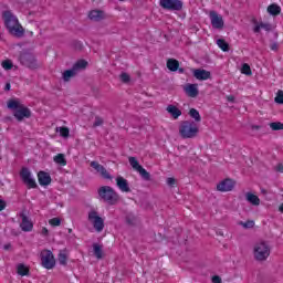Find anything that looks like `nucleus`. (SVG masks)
<instances>
[{
  "mask_svg": "<svg viewBox=\"0 0 283 283\" xmlns=\"http://www.w3.org/2000/svg\"><path fill=\"white\" fill-rule=\"evenodd\" d=\"M2 19L4 22V25L12 36H15L17 39H21L25 35V29L19 23V19L12 11L7 10L2 13Z\"/></svg>",
  "mask_w": 283,
  "mask_h": 283,
  "instance_id": "obj_1",
  "label": "nucleus"
},
{
  "mask_svg": "<svg viewBox=\"0 0 283 283\" xmlns=\"http://www.w3.org/2000/svg\"><path fill=\"white\" fill-rule=\"evenodd\" d=\"M7 107L13 112V116L18 123L23 122L24 118H32V111L23 105L19 98H10L7 102Z\"/></svg>",
  "mask_w": 283,
  "mask_h": 283,
  "instance_id": "obj_2",
  "label": "nucleus"
},
{
  "mask_svg": "<svg viewBox=\"0 0 283 283\" xmlns=\"http://www.w3.org/2000/svg\"><path fill=\"white\" fill-rule=\"evenodd\" d=\"M97 195L102 202H106L107 205L114 206L118 205L120 197L117 195L116 190L111 186H102L97 190Z\"/></svg>",
  "mask_w": 283,
  "mask_h": 283,
  "instance_id": "obj_3",
  "label": "nucleus"
},
{
  "mask_svg": "<svg viewBox=\"0 0 283 283\" xmlns=\"http://www.w3.org/2000/svg\"><path fill=\"white\" fill-rule=\"evenodd\" d=\"M199 133L200 128L198 127V124H196V122L193 120H184L179 126V135L181 136V138H196Z\"/></svg>",
  "mask_w": 283,
  "mask_h": 283,
  "instance_id": "obj_4",
  "label": "nucleus"
},
{
  "mask_svg": "<svg viewBox=\"0 0 283 283\" xmlns=\"http://www.w3.org/2000/svg\"><path fill=\"white\" fill-rule=\"evenodd\" d=\"M253 255L256 262H266L271 255V247L266 241L256 242L253 248Z\"/></svg>",
  "mask_w": 283,
  "mask_h": 283,
  "instance_id": "obj_5",
  "label": "nucleus"
},
{
  "mask_svg": "<svg viewBox=\"0 0 283 283\" xmlns=\"http://www.w3.org/2000/svg\"><path fill=\"white\" fill-rule=\"evenodd\" d=\"M19 61L21 65H24V67H28L29 70H39V67H41V63H39L34 53L30 51H22Z\"/></svg>",
  "mask_w": 283,
  "mask_h": 283,
  "instance_id": "obj_6",
  "label": "nucleus"
},
{
  "mask_svg": "<svg viewBox=\"0 0 283 283\" xmlns=\"http://www.w3.org/2000/svg\"><path fill=\"white\" fill-rule=\"evenodd\" d=\"M88 221L93 224V228L97 233H101L105 229V220L98 216V212L96 210H91L88 212Z\"/></svg>",
  "mask_w": 283,
  "mask_h": 283,
  "instance_id": "obj_7",
  "label": "nucleus"
},
{
  "mask_svg": "<svg viewBox=\"0 0 283 283\" xmlns=\"http://www.w3.org/2000/svg\"><path fill=\"white\" fill-rule=\"evenodd\" d=\"M20 178L24 185H27L28 189H36L39 185H36V180L32 178V172L30 169L23 167L20 171Z\"/></svg>",
  "mask_w": 283,
  "mask_h": 283,
  "instance_id": "obj_8",
  "label": "nucleus"
},
{
  "mask_svg": "<svg viewBox=\"0 0 283 283\" xmlns=\"http://www.w3.org/2000/svg\"><path fill=\"white\" fill-rule=\"evenodd\" d=\"M159 6L164 10L180 12V10H182L184 3L181 0H159Z\"/></svg>",
  "mask_w": 283,
  "mask_h": 283,
  "instance_id": "obj_9",
  "label": "nucleus"
},
{
  "mask_svg": "<svg viewBox=\"0 0 283 283\" xmlns=\"http://www.w3.org/2000/svg\"><path fill=\"white\" fill-rule=\"evenodd\" d=\"M41 264L44 269H52L56 265V261L54 260V254H52V251L44 250L41 252Z\"/></svg>",
  "mask_w": 283,
  "mask_h": 283,
  "instance_id": "obj_10",
  "label": "nucleus"
},
{
  "mask_svg": "<svg viewBox=\"0 0 283 283\" xmlns=\"http://www.w3.org/2000/svg\"><path fill=\"white\" fill-rule=\"evenodd\" d=\"M211 25L214 30H222L224 28V19L217 11L209 12Z\"/></svg>",
  "mask_w": 283,
  "mask_h": 283,
  "instance_id": "obj_11",
  "label": "nucleus"
},
{
  "mask_svg": "<svg viewBox=\"0 0 283 283\" xmlns=\"http://www.w3.org/2000/svg\"><path fill=\"white\" fill-rule=\"evenodd\" d=\"M234 187H235V181L227 178L217 185V191H221L222 193H224L227 191H233Z\"/></svg>",
  "mask_w": 283,
  "mask_h": 283,
  "instance_id": "obj_12",
  "label": "nucleus"
},
{
  "mask_svg": "<svg viewBox=\"0 0 283 283\" xmlns=\"http://www.w3.org/2000/svg\"><path fill=\"white\" fill-rule=\"evenodd\" d=\"M91 167L97 171L105 180H112V175L104 168L103 165L98 164V161H91Z\"/></svg>",
  "mask_w": 283,
  "mask_h": 283,
  "instance_id": "obj_13",
  "label": "nucleus"
},
{
  "mask_svg": "<svg viewBox=\"0 0 283 283\" xmlns=\"http://www.w3.org/2000/svg\"><path fill=\"white\" fill-rule=\"evenodd\" d=\"M20 218L22 220V222L20 223L22 231L29 232L32 231V229H34V223H32V220H30V218H28L25 213L21 212Z\"/></svg>",
  "mask_w": 283,
  "mask_h": 283,
  "instance_id": "obj_14",
  "label": "nucleus"
},
{
  "mask_svg": "<svg viewBox=\"0 0 283 283\" xmlns=\"http://www.w3.org/2000/svg\"><path fill=\"white\" fill-rule=\"evenodd\" d=\"M38 181L41 187H48V185L52 184V177L48 172L41 170L38 172Z\"/></svg>",
  "mask_w": 283,
  "mask_h": 283,
  "instance_id": "obj_15",
  "label": "nucleus"
},
{
  "mask_svg": "<svg viewBox=\"0 0 283 283\" xmlns=\"http://www.w3.org/2000/svg\"><path fill=\"white\" fill-rule=\"evenodd\" d=\"M193 76L197 81H208V78H211V72L205 69H196L193 71Z\"/></svg>",
  "mask_w": 283,
  "mask_h": 283,
  "instance_id": "obj_16",
  "label": "nucleus"
},
{
  "mask_svg": "<svg viewBox=\"0 0 283 283\" xmlns=\"http://www.w3.org/2000/svg\"><path fill=\"white\" fill-rule=\"evenodd\" d=\"M116 185L118 189H120L124 193H129L132 191V188H129V182L127 181V179L120 176L116 178Z\"/></svg>",
  "mask_w": 283,
  "mask_h": 283,
  "instance_id": "obj_17",
  "label": "nucleus"
},
{
  "mask_svg": "<svg viewBox=\"0 0 283 283\" xmlns=\"http://www.w3.org/2000/svg\"><path fill=\"white\" fill-rule=\"evenodd\" d=\"M185 92L190 98H196L198 94H200V92L198 91V84H188L185 87Z\"/></svg>",
  "mask_w": 283,
  "mask_h": 283,
  "instance_id": "obj_18",
  "label": "nucleus"
},
{
  "mask_svg": "<svg viewBox=\"0 0 283 283\" xmlns=\"http://www.w3.org/2000/svg\"><path fill=\"white\" fill-rule=\"evenodd\" d=\"M88 19L91 21H103L105 19V12L103 10H92L88 13Z\"/></svg>",
  "mask_w": 283,
  "mask_h": 283,
  "instance_id": "obj_19",
  "label": "nucleus"
},
{
  "mask_svg": "<svg viewBox=\"0 0 283 283\" xmlns=\"http://www.w3.org/2000/svg\"><path fill=\"white\" fill-rule=\"evenodd\" d=\"M166 112L170 114V116L176 120L178 119L179 116H182V111H180L177 106L175 105H168L166 108Z\"/></svg>",
  "mask_w": 283,
  "mask_h": 283,
  "instance_id": "obj_20",
  "label": "nucleus"
},
{
  "mask_svg": "<svg viewBox=\"0 0 283 283\" xmlns=\"http://www.w3.org/2000/svg\"><path fill=\"white\" fill-rule=\"evenodd\" d=\"M245 200L250 202V205H253L254 207H260V197L255 196L251 192H247Z\"/></svg>",
  "mask_w": 283,
  "mask_h": 283,
  "instance_id": "obj_21",
  "label": "nucleus"
},
{
  "mask_svg": "<svg viewBox=\"0 0 283 283\" xmlns=\"http://www.w3.org/2000/svg\"><path fill=\"white\" fill-rule=\"evenodd\" d=\"M167 67L170 72H178V67H180V62L176 59H168Z\"/></svg>",
  "mask_w": 283,
  "mask_h": 283,
  "instance_id": "obj_22",
  "label": "nucleus"
},
{
  "mask_svg": "<svg viewBox=\"0 0 283 283\" xmlns=\"http://www.w3.org/2000/svg\"><path fill=\"white\" fill-rule=\"evenodd\" d=\"M268 12L272 17H277L282 12V8L275 3H272L268 7Z\"/></svg>",
  "mask_w": 283,
  "mask_h": 283,
  "instance_id": "obj_23",
  "label": "nucleus"
},
{
  "mask_svg": "<svg viewBox=\"0 0 283 283\" xmlns=\"http://www.w3.org/2000/svg\"><path fill=\"white\" fill-rule=\"evenodd\" d=\"M93 253L97 260H103V245L93 243Z\"/></svg>",
  "mask_w": 283,
  "mask_h": 283,
  "instance_id": "obj_24",
  "label": "nucleus"
},
{
  "mask_svg": "<svg viewBox=\"0 0 283 283\" xmlns=\"http://www.w3.org/2000/svg\"><path fill=\"white\" fill-rule=\"evenodd\" d=\"M85 67H87V61H85V60H78L72 66V69L75 71L76 74H78V72H81V70H85Z\"/></svg>",
  "mask_w": 283,
  "mask_h": 283,
  "instance_id": "obj_25",
  "label": "nucleus"
},
{
  "mask_svg": "<svg viewBox=\"0 0 283 283\" xmlns=\"http://www.w3.org/2000/svg\"><path fill=\"white\" fill-rule=\"evenodd\" d=\"M76 71L72 67L71 70H66L63 73V81L67 83L71 78H74L76 76Z\"/></svg>",
  "mask_w": 283,
  "mask_h": 283,
  "instance_id": "obj_26",
  "label": "nucleus"
},
{
  "mask_svg": "<svg viewBox=\"0 0 283 283\" xmlns=\"http://www.w3.org/2000/svg\"><path fill=\"white\" fill-rule=\"evenodd\" d=\"M57 260L62 266H66L67 265V250H61L59 253Z\"/></svg>",
  "mask_w": 283,
  "mask_h": 283,
  "instance_id": "obj_27",
  "label": "nucleus"
},
{
  "mask_svg": "<svg viewBox=\"0 0 283 283\" xmlns=\"http://www.w3.org/2000/svg\"><path fill=\"white\" fill-rule=\"evenodd\" d=\"M190 118H193L195 123H200L202 120V117L200 116V112L196 108H190L189 111Z\"/></svg>",
  "mask_w": 283,
  "mask_h": 283,
  "instance_id": "obj_28",
  "label": "nucleus"
},
{
  "mask_svg": "<svg viewBox=\"0 0 283 283\" xmlns=\"http://www.w3.org/2000/svg\"><path fill=\"white\" fill-rule=\"evenodd\" d=\"M17 271H18V275H22V276L30 275V269H28V266H25V264L23 263L18 264Z\"/></svg>",
  "mask_w": 283,
  "mask_h": 283,
  "instance_id": "obj_29",
  "label": "nucleus"
},
{
  "mask_svg": "<svg viewBox=\"0 0 283 283\" xmlns=\"http://www.w3.org/2000/svg\"><path fill=\"white\" fill-rule=\"evenodd\" d=\"M53 160L54 163L61 165L62 167H65V165H67V160H65V155L63 154H57Z\"/></svg>",
  "mask_w": 283,
  "mask_h": 283,
  "instance_id": "obj_30",
  "label": "nucleus"
},
{
  "mask_svg": "<svg viewBox=\"0 0 283 283\" xmlns=\"http://www.w3.org/2000/svg\"><path fill=\"white\" fill-rule=\"evenodd\" d=\"M137 171H138L139 176L143 178V180H146V181L151 180V175L149 174V171L144 169L143 166Z\"/></svg>",
  "mask_w": 283,
  "mask_h": 283,
  "instance_id": "obj_31",
  "label": "nucleus"
},
{
  "mask_svg": "<svg viewBox=\"0 0 283 283\" xmlns=\"http://www.w3.org/2000/svg\"><path fill=\"white\" fill-rule=\"evenodd\" d=\"M128 163H129L130 167H133V169H135V171H138L143 167V166H140V164L138 163V159H136V157H129Z\"/></svg>",
  "mask_w": 283,
  "mask_h": 283,
  "instance_id": "obj_32",
  "label": "nucleus"
},
{
  "mask_svg": "<svg viewBox=\"0 0 283 283\" xmlns=\"http://www.w3.org/2000/svg\"><path fill=\"white\" fill-rule=\"evenodd\" d=\"M217 45L222 50V52H229V43L224 39L217 40Z\"/></svg>",
  "mask_w": 283,
  "mask_h": 283,
  "instance_id": "obj_33",
  "label": "nucleus"
},
{
  "mask_svg": "<svg viewBox=\"0 0 283 283\" xmlns=\"http://www.w3.org/2000/svg\"><path fill=\"white\" fill-rule=\"evenodd\" d=\"M270 127H271L272 132H280L283 129V123L272 122V123H270Z\"/></svg>",
  "mask_w": 283,
  "mask_h": 283,
  "instance_id": "obj_34",
  "label": "nucleus"
},
{
  "mask_svg": "<svg viewBox=\"0 0 283 283\" xmlns=\"http://www.w3.org/2000/svg\"><path fill=\"white\" fill-rule=\"evenodd\" d=\"M241 74H245V76H251L253 74V72H251V66L248 63L242 65Z\"/></svg>",
  "mask_w": 283,
  "mask_h": 283,
  "instance_id": "obj_35",
  "label": "nucleus"
},
{
  "mask_svg": "<svg viewBox=\"0 0 283 283\" xmlns=\"http://www.w3.org/2000/svg\"><path fill=\"white\" fill-rule=\"evenodd\" d=\"M240 224L243 229H253V227H255V221L253 220H249L247 222L241 221Z\"/></svg>",
  "mask_w": 283,
  "mask_h": 283,
  "instance_id": "obj_36",
  "label": "nucleus"
},
{
  "mask_svg": "<svg viewBox=\"0 0 283 283\" xmlns=\"http://www.w3.org/2000/svg\"><path fill=\"white\" fill-rule=\"evenodd\" d=\"M2 67L3 70H12V67H14V64H12V60H4L2 61Z\"/></svg>",
  "mask_w": 283,
  "mask_h": 283,
  "instance_id": "obj_37",
  "label": "nucleus"
},
{
  "mask_svg": "<svg viewBox=\"0 0 283 283\" xmlns=\"http://www.w3.org/2000/svg\"><path fill=\"white\" fill-rule=\"evenodd\" d=\"M60 135L62 136V138H67L70 136V128L61 127L60 128Z\"/></svg>",
  "mask_w": 283,
  "mask_h": 283,
  "instance_id": "obj_38",
  "label": "nucleus"
},
{
  "mask_svg": "<svg viewBox=\"0 0 283 283\" xmlns=\"http://www.w3.org/2000/svg\"><path fill=\"white\" fill-rule=\"evenodd\" d=\"M49 224H51V227H61V219L52 218L51 220H49Z\"/></svg>",
  "mask_w": 283,
  "mask_h": 283,
  "instance_id": "obj_39",
  "label": "nucleus"
},
{
  "mask_svg": "<svg viewBox=\"0 0 283 283\" xmlns=\"http://www.w3.org/2000/svg\"><path fill=\"white\" fill-rule=\"evenodd\" d=\"M275 103L279 105H283V91H279L276 97L274 98Z\"/></svg>",
  "mask_w": 283,
  "mask_h": 283,
  "instance_id": "obj_40",
  "label": "nucleus"
},
{
  "mask_svg": "<svg viewBox=\"0 0 283 283\" xmlns=\"http://www.w3.org/2000/svg\"><path fill=\"white\" fill-rule=\"evenodd\" d=\"M119 78H120L122 83H129V81H130L129 74H127V73H122L119 75Z\"/></svg>",
  "mask_w": 283,
  "mask_h": 283,
  "instance_id": "obj_41",
  "label": "nucleus"
},
{
  "mask_svg": "<svg viewBox=\"0 0 283 283\" xmlns=\"http://www.w3.org/2000/svg\"><path fill=\"white\" fill-rule=\"evenodd\" d=\"M101 125H103V118L96 116L93 127H101Z\"/></svg>",
  "mask_w": 283,
  "mask_h": 283,
  "instance_id": "obj_42",
  "label": "nucleus"
},
{
  "mask_svg": "<svg viewBox=\"0 0 283 283\" xmlns=\"http://www.w3.org/2000/svg\"><path fill=\"white\" fill-rule=\"evenodd\" d=\"M167 185H168L169 187H174V185H176V178L169 177V178L167 179Z\"/></svg>",
  "mask_w": 283,
  "mask_h": 283,
  "instance_id": "obj_43",
  "label": "nucleus"
},
{
  "mask_svg": "<svg viewBox=\"0 0 283 283\" xmlns=\"http://www.w3.org/2000/svg\"><path fill=\"white\" fill-rule=\"evenodd\" d=\"M270 49L273 52H277V50L280 49V45L277 44V42H274V43L270 44Z\"/></svg>",
  "mask_w": 283,
  "mask_h": 283,
  "instance_id": "obj_44",
  "label": "nucleus"
},
{
  "mask_svg": "<svg viewBox=\"0 0 283 283\" xmlns=\"http://www.w3.org/2000/svg\"><path fill=\"white\" fill-rule=\"evenodd\" d=\"M212 283H222V277L218 275L212 276Z\"/></svg>",
  "mask_w": 283,
  "mask_h": 283,
  "instance_id": "obj_45",
  "label": "nucleus"
},
{
  "mask_svg": "<svg viewBox=\"0 0 283 283\" xmlns=\"http://www.w3.org/2000/svg\"><path fill=\"white\" fill-rule=\"evenodd\" d=\"M260 24L263 30H266V31L271 30V24H266V23H260Z\"/></svg>",
  "mask_w": 283,
  "mask_h": 283,
  "instance_id": "obj_46",
  "label": "nucleus"
},
{
  "mask_svg": "<svg viewBox=\"0 0 283 283\" xmlns=\"http://www.w3.org/2000/svg\"><path fill=\"white\" fill-rule=\"evenodd\" d=\"M227 101H228L229 103H235V96H233V95H228V96H227Z\"/></svg>",
  "mask_w": 283,
  "mask_h": 283,
  "instance_id": "obj_47",
  "label": "nucleus"
},
{
  "mask_svg": "<svg viewBox=\"0 0 283 283\" xmlns=\"http://www.w3.org/2000/svg\"><path fill=\"white\" fill-rule=\"evenodd\" d=\"M6 209V201L0 199V211H3Z\"/></svg>",
  "mask_w": 283,
  "mask_h": 283,
  "instance_id": "obj_48",
  "label": "nucleus"
},
{
  "mask_svg": "<svg viewBox=\"0 0 283 283\" xmlns=\"http://www.w3.org/2000/svg\"><path fill=\"white\" fill-rule=\"evenodd\" d=\"M42 235L44 237L50 235V231L48 230V228H42Z\"/></svg>",
  "mask_w": 283,
  "mask_h": 283,
  "instance_id": "obj_49",
  "label": "nucleus"
},
{
  "mask_svg": "<svg viewBox=\"0 0 283 283\" xmlns=\"http://www.w3.org/2000/svg\"><path fill=\"white\" fill-rule=\"evenodd\" d=\"M276 171H280V174H283V164L277 165Z\"/></svg>",
  "mask_w": 283,
  "mask_h": 283,
  "instance_id": "obj_50",
  "label": "nucleus"
},
{
  "mask_svg": "<svg viewBox=\"0 0 283 283\" xmlns=\"http://www.w3.org/2000/svg\"><path fill=\"white\" fill-rule=\"evenodd\" d=\"M11 248H12V244H10V243L4 244V247H3L4 251H10Z\"/></svg>",
  "mask_w": 283,
  "mask_h": 283,
  "instance_id": "obj_51",
  "label": "nucleus"
},
{
  "mask_svg": "<svg viewBox=\"0 0 283 283\" xmlns=\"http://www.w3.org/2000/svg\"><path fill=\"white\" fill-rule=\"evenodd\" d=\"M261 29H262V27H261V24H259V25H256V27L254 28V32L258 33V32H260Z\"/></svg>",
  "mask_w": 283,
  "mask_h": 283,
  "instance_id": "obj_52",
  "label": "nucleus"
},
{
  "mask_svg": "<svg viewBox=\"0 0 283 283\" xmlns=\"http://www.w3.org/2000/svg\"><path fill=\"white\" fill-rule=\"evenodd\" d=\"M10 87H11L10 83H7L4 86L6 92H10Z\"/></svg>",
  "mask_w": 283,
  "mask_h": 283,
  "instance_id": "obj_53",
  "label": "nucleus"
},
{
  "mask_svg": "<svg viewBox=\"0 0 283 283\" xmlns=\"http://www.w3.org/2000/svg\"><path fill=\"white\" fill-rule=\"evenodd\" d=\"M178 72H179V74H185V69H182V67H180V66H178V70H177Z\"/></svg>",
  "mask_w": 283,
  "mask_h": 283,
  "instance_id": "obj_54",
  "label": "nucleus"
},
{
  "mask_svg": "<svg viewBox=\"0 0 283 283\" xmlns=\"http://www.w3.org/2000/svg\"><path fill=\"white\" fill-rule=\"evenodd\" d=\"M261 127H262V126H260V125H252V126H251V129H261Z\"/></svg>",
  "mask_w": 283,
  "mask_h": 283,
  "instance_id": "obj_55",
  "label": "nucleus"
},
{
  "mask_svg": "<svg viewBox=\"0 0 283 283\" xmlns=\"http://www.w3.org/2000/svg\"><path fill=\"white\" fill-rule=\"evenodd\" d=\"M279 211H281V213H283V203L279 207Z\"/></svg>",
  "mask_w": 283,
  "mask_h": 283,
  "instance_id": "obj_56",
  "label": "nucleus"
},
{
  "mask_svg": "<svg viewBox=\"0 0 283 283\" xmlns=\"http://www.w3.org/2000/svg\"><path fill=\"white\" fill-rule=\"evenodd\" d=\"M0 185H1V180H0Z\"/></svg>",
  "mask_w": 283,
  "mask_h": 283,
  "instance_id": "obj_57",
  "label": "nucleus"
}]
</instances>
